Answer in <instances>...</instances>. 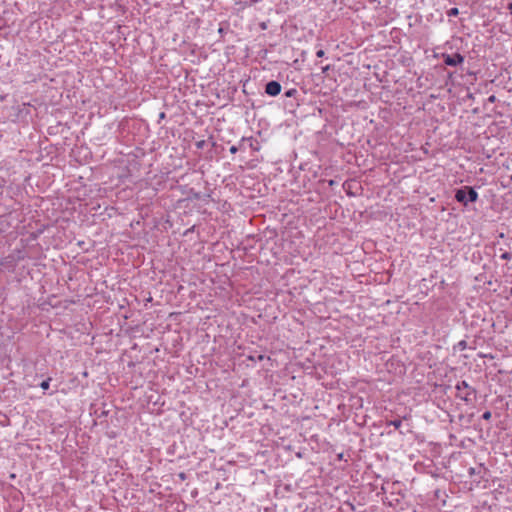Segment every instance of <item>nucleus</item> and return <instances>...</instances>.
Wrapping results in <instances>:
<instances>
[{
	"instance_id": "obj_1",
	"label": "nucleus",
	"mask_w": 512,
	"mask_h": 512,
	"mask_svg": "<svg viewBox=\"0 0 512 512\" xmlns=\"http://www.w3.org/2000/svg\"><path fill=\"white\" fill-rule=\"evenodd\" d=\"M477 199L478 193L471 186H463L455 192V200L464 206H468L469 203L476 202Z\"/></svg>"
},
{
	"instance_id": "obj_2",
	"label": "nucleus",
	"mask_w": 512,
	"mask_h": 512,
	"mask_svg": "<svg viewBox=\"0 0 512 512\" xmlns=\"http://www.w3.org/2000/svg\"><path fill=\"white\" fill-rule=\"evenodd\" d=\"M455 388L457 391V398L465 401L466 403H471L475 399L476 390L465 380L459 381Z\"/></svg>"
},
{
	"instance_id": "obj_3",
	"label": "nucleus",
	"mask_w": 512,
	"mask_h": 512,
	"mask_svg": "<svg viewBox=\"0 0 512 512\" xmlns=\"http://www.w3.org/2000/svg\"><path fill=\"white\" fill-rule=\"evenodd\" d=\"M444 63L447 66L456 67L464 62V57L460 53L455 54H442Z\"/></svg>"
},
{
	"instance_id": "obj_4",
	"label": "nucleus",
	"mask_w": 512,
	"mask_h": 512,
	"mask_svg": "<svg viewBox=\"0 0 512 512\" xmlns=\"http://www.w3.org/2000/svg\"><path fill=\"white\" fill-rule=\"evenodd\" d=\"M265 92L270 96H277L281 92V85L277 81H270L266 84Z\"/></svg>"
},
{
	"instance_id": "obj_5",
	"label": "nucleus",
	"mask_w": 512,
	"mask_h": 512,
	"mask_svg": "<svg viewBox=\"0 0 512 512\" xmlns=\"http://www.w3.org/2000/svg\"><path fill=\"white\" fill-rule=\"evenodd\" d=\"M458 14H459V10H458V8H457V7H453V8H451L450 10H448V12H447V15H448L449 17L457 16Z\"/></svg>"
},
{
	"instance_id": "obj_6",
	"label": "nucleus",
	"mask_w": 512,
	"mask_h": 512,
	"mask_svg": "<svg viewBox=\"0 0 512 512\" xmlns=\"http://www.w3.org/2000/svg\"><path fill=\"white\" fill-rule=\"evenodd\" d=\"M50 380H51V378H48V379L42 381L41 384H40V387L43 390H47L49 388V385H50Z\"/></svg>"
},
{
	"instance_id": "obj_7",
	"label": "nucleus",
	"mask_w": 512,
	"mask_h": 512,
	"mask_svg": "<svg viewBox=\"0 0 512 512\" xmlns=\"http://www.w3.org/2000/svg\"><path fill=\"white\" fill-rule=\"evenodd\" d=\"M343 186H344V188H345V190H346L347 194H348V195H350V194H351V191H350L351 183H350V181H348V180H347V181H345Z\"/></svg>"
},
{
	"instance_id": "obj_8",
	"label": "nucleus",
	"mask_w": 512,
	"mask_h": 512,
	"mask_svg": "<svg viewBox=\"0 0 512 512\" xmlns=\"http://www.w3.org/2000/svg\"><path fill=\"white\" fill-rule=\"evenodd\" d=\"M402 424L401 420H393L390 422V425H393L395 428H399Z\"/></svg>"
},
{
	"instance_id": "obj_9",
	"label": "nucleus",
	"mask_w": 512,
	"mask_h": 512,
	"mask_svg": "<svg viewBox=\"0 0 512 512\" xmlns=\"http://www.w3.org/2000/svg\"><path fill=\"white\" fill-rule=\"evenodd\" d=\"M492 417V413L490 411H485L482 415L484 420H489Z\"/></svg>"
},
{
	"instance_id": "obj_10",
	"label": "nucleus",
	"mask_w": 512,
	"mask_h": 512,
	"mask_svg": "<svg viewBox=\"0 0 512 512\" xmlns=\"http://www.w3.org/2000/svg\"><path fill=\"white\" fill-rule=\"evenodd\" d=\"M316 55L317 57H323L325 55V52L323 49H319L317 52H316Z\"/></svg>"
},
{
	"instance_id": "obj_11",
	"label": "nucleus",
	"mask_w": 512,
	"mask_h": 512,
	"mask_svg": "<svg viewBox=\"0 0 512 512\" xmlns=\"http://www.w3.org/2000/svg\"><path fill=\"white\" fill-rule=\"evenodd\" d=\"M229 151H230L231 154H235L238 151V149H237L236 146H231Z\"/></svg>"
},
{
	"instance_id": "obj_12",
	"label": "nucleus",
	"mask_w": 512,
	"mask_h": 512,
	"mask_svg": "<svg viewBox=\"0 0 512 512\" xmlns=\"http://www.w3.org/2000/svg\"><path fill=\"white\" fill-rule=\"evenodd\" d=\"M501 258L506 260L510 259V253L505 252L504 254H502Z\"/></svg>"
},
{
	"instance_id": "obj_13",
	"label": "nucleus",
	"mask_w": 512,
	"mask_h": 512,
	"mask_svg": "<svg viewBox=\"0 0 512 512\" xmlns=\"http://www.w3.org/2000/svg\"><path fill=\"white\" fill-rule=\"evenodd\" d=\"M488 100H489L490 102H494V101H495V96H494V95L490 96Z\"/></svg>"
},
{
	"instance_id": "obj_14",
	"label": "nucleus",
	"mask_w": 512,
	"mask_h": 512,
	"mask_svg": "<svg viewBox=\"0 0 512 512\" xmlns=\"http://www.w3.org/2000/svg\"><path fill=\"white\" fill-rule=\"evenodd\" d=\"M264 358H265V356H264V355H259V356H258V360H259V361H262Z\"/></svg>"
},
{
	"instance_id": "obj_15",
	"label": "nucleus",
	"mask_w": 512,
	"mask_h": 512,
	"mask_svg": "<svg viewBox=\"0 0 512 512\" xmlns=\"http://www.w3.org/2000/svg\"><path fill=\"white\" fill-rule=\"evenodd\" d=\"M248 359H249L250 361H255V358H254L253 356H249V357H248Z\"/></svg>"
},
{
	"instance_id": "obj_16",
	"label": "nucleus",
	"mask_w": 512,
	"mask_h": 512,
	"mask_svg": "<svg viewBox=\"0 0 512 512\" xmlns=\"http://www.w3.org/2000/svg\"><path fill=\"white\" fill-rule=\"evenodd\" d=\"M509 8L512 9V3L509 5Z\"/></svg>"
}]
</instances>
